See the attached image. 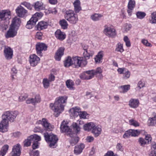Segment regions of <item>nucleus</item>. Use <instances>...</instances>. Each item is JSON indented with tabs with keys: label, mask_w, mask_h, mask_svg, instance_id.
<instances>
[{
	"label": "nucleus",
	"mask_w": 156,
	"mask_h": 156,
	"mask_svg": "<svg viewBox=\"0 0 156 156\" xmlns=\"http://www.w3.org/2000/svg\"><path fill=\"white\" fill-rule=\"evenodd\" d=\"M18 114L19 112L17 111H7L4 112L2 116V120L0 123L1 131L2 132L7 131L8 127L9 121L13 122Z\"/></svg>",
	"instance_id": "nucleus-1"
},
{
	"label": "nucleus",
	"mask_w": 156,
	"mask_h": 156,
	"mask_svg": "<svg viewBox=\"0 0 156 156\" xmlns=\"http://www.w3.org/2000/svg\"><path fill=\"white\" fill-rule=\"evenodd\" d=\"M84 51L83 56L80 57L75 56L74 59V63L77 67H83L85 66L87 63V60L89 59L90 56L94 55L93 51Z\"/></svg>",
	"instance_id": "nucleus-2"
},
{
	"label": "nucleus",
	"mask_w": 156,
	"mask_h": 156,
	"mask_svg": "<svg viewBox=\"0 0 156 156\" xmlns=\"http://www.w3.org/2000/svg\"><path fill=\"white\" fill-rule=\"evenodd\" d=\"M40 140L41 137L40 136L36 134L31 135L24 141V146L27 147L30 146L31 142L33 141L32 148L33 149H35L38 148L39 144L38 142Z\"/></svg>",
	"instance_id": "nucleus-3"
},
{
	"label": "nucleus",
	"mask_w": 156,
	"mask_h": 156,
	"mask_svg": "<svg viewBox=\"0 0 156 156\" xmlns=\"http://www.w3.org/2000/svg\"><path fill=\"white\" fill-rule=\"evenodd\" d=\"M64 106L63 104L58 103L55 101L54 104L51 103L50 104V107L54 112L56 117H58L64 110Z\"/></svg>",
	"instance_id": "nucleus-4"
},
{
	"label": "nucleus",
	"mask_w": 156,
	"mask_h": 156,
	"mask_svg": "<svg viewBox=\"0 0 156 156\" xmlns=\"http://www.w3.org/2000/svg\"><path fill=\"white\" fill-rule=\"evenodd\" d=\"M44 136L45 140L49 144L50 147L54 148L56 144L58 138L57 136L54 134H49L48 133H44Z\"/></svg>",
	"instance_id": "nucleus-5"
},
{
	"label": "nucleus",
	"mask_w": 156,
	"mask_h": 156,
	"mask_svg": "<svg viewBox=\"0 0 156 156\" xmlns=\"http://www.w3.org/2000/svg\"><path fill=\"white\" fill-rule=\"evenodd\" d=\"M65 18L70 23L75 24L78 20L77 15L72 10L67 11L65 15Z\"/></svg>",
	"instance_id": "nucleus-6"
},
{
	"label": "nucleus",
	"mask_w": 156,
	"mask_h": 156,
	"mask_svg": "<svg viewBox=\"0 0 156 156\" xmlns=\"http://www.w3.org/2000/svg\"><path fill=\"white\" fill-rule=\"evenodd\" d=\"M11 18V12L8 10H2L0 12V21L6 20L5 25L7 26L9 23V20Z\"/></svg>",
	"instance_id": "nucleus-7"
},
{
	"label": "nucleus",
	"mask_w": 156,
	"mask_h": 156,
	"mask_svg": "<svg viewBox=\"0 0 156 156\" xmlns=\"http://www.w3.org/2000/svg\"><path fill=\"white\" fill-rule=\"evenodd\" d=\"M61 130L62 132L66 133L70 137H72L73 133L71 129L69 128L68 126V123L63 121L61 123L60 126Z\"/></svg>",
	"instance_id": "nucleus-8"
},
{
	"label": "nucleus",
	"mask_w": 156,
	"mask_h": 156,
	"mask_svg": "<svg viewBox=\"0 0 156 156\" xmlns=\"http://www.w3.org/2000/svg\"><path fill=\"white\" fill-rule=\"evenodd\" d=\"M103 32L108 37H113L116 35L115 30L110 27L105 25V26Z\"/></svg>",
	"instance_id": "nucleus-9"
},
{
	"label": "nucleus",
	"mask_w": 156,
	"mask_h": 156,
	"mask_svg": "<svg viewBox=\"0 0 156 156\" xmlns=\"http://www.w3.org/2000/svg\"><path fill=\"white\" fill-rule=\"evenodd\" d=\"M47 48V46L44 43H38L36 45L37 53L41 56H42V51L46 50Z\"/></svg>",
	"instance_id": "nucleus-10"
},
{
	"label": "nucleus",
	"mask_w": 156,
	"mask_h": 156,
	"mask_svg": "<svg viewBox=\"0 0 156 156\" xmlns=\"http://www.w3.org/2000/svg\"><path fill=\"white\" fill-rule=\"evenodd\" d=\"M38 123L41 124L45 129L47 131H52L54 127V126L49 123L47 120L45 118H43L41 120H39Z\"/></svg>",
	"instance_id": "nucleus-11"
},
{
	"label": "nucleus",
	"mask_w": 156,
	"mask_h": 156,
	"mask_svg": "<svg viewBox=\"0 0 156 156\" xmlns=\"http://www.w3.org/2000/svg\"><path fill=\"white\" fill-rule=\"evenodd\" d=\"M40 58L35 54L31 55L30 56L29 62L30 65L33 67L37 66L39 63Z\"/></svg>",
	"instance_id": "nucleus-12"
},
{
	"label": "nucleus",
	"mask_w": 156,
	"mask_h": 156,
	"mask_svg": "<svg viewBox=\"0 0 156 156\" xmlns=\"http://www.w3.org/2000/svg\"><path fill=\"white\" fill-rule=\"evenodd\" d=\"M91 70L86 71L80 75V78L83 80H89L93 78L92 73Z\"/></svg>",
	"instance_id": "nucleus-13"
},
{
	"label": "nucleus",
	"mask_w": 156,
	"mask_h": 156,
	"mask_svg": "<svg viewBox=\"0 0 156 156\" xmlns=\"http://www.w3.org/2000/svg\"><path fill=\"white\" fill-rule=\"evenodd\" d=\"M4 52L5 57L7 59H10L12 58L13 55V51L10 48L5 47Z\"/></svg>",
	"instance_id": "nucleus-14"
},
{
	"label": "nucleus",
	"mask_w": 156,
	"mask_h": 156,
	"mask_svg": "<svg viewBox=\"0 0 156 156\" xmlns=\"http://www.w3.org/2000/svg\"><path fill=\"white\" fill-rule=\"evenodd\" d=\"M20 145L18 144L13 146L12 152V156H20L21 154Z\"/></svg>",
	"instance_id": "nucleus-15"
},
{
	"label": "nucleus",
	"mask_w": 156,
	"mask_h": 156,
	"mask_svg": "<svg viewBox=\"0 0 156 156\" xmlns=\"http://www.w3.org/2000/svg\"><path fill=\"white\" fill-rule=\"evenodd\" d=\"M16 12L17 15L20 17H23L27 12V11L21 5L17 7Z\"/></svg>",
	"instance_id": "nucleus-16"
},
{
	"label": "nucleus",
	"mask_w": 156,
	"mask_h": 156,
	"mask_svg": "<svg viewBox=\"0 0 156 156\" xmlns=\"http://www.w3.org/2000/svg\"><path fill=\"white\" fill-rule=\"evenodd\" d=\"M64 47L59 48L55 56V58L56 60L59 61L60 60L61 57L64 54Z\"/></svg>",
	"instance_id": "nucleus-17"
},
{
	"label": "nucleus",
	"mask_w": 156,
	"mask_h": 156,
	"mask_svg": "<svg viewBox=\"0 0 156 156\" xmlns=\"http://www.w3.org/2000/svg\"><path fill=\"white\" fill-rule=\"evenodd\" d=\"M55 36L60 41L64 40L66 37L65 33L62 32L60 30H58L55 32Z\"/></svg>",
	"instance_id": "nucleus-18"
},
{
	"label": "nucleus",
	"mask_w": 156,
	"mask_h": 156,
	"mask_svg": "<svg viewBox=\"0 0 156 156\" xmlns=\"http://www.w3.org/2000/svg\"><path fill=\"white\" fill-rule=\"evenodd\" d=\"M75 57H73L72 59L70 57H68L65 60L64 63V66L66 67H68L73 64H74L76 68H78L79 67H76L74 63V58Z\"/></svg>",
	"instance_id": "nucleus-19"
},
{
	"label": "nucleus",
	"mask_w": 156,
	"mask_h": 156,
	"mask_svg": "<svg viewBox=\"0 0 156 156\" xmlns=\"http://www.w3.org/2000/svg\"><path fill=\"white\" fill-rule=\"evenodd\" d=\"M15 29V28L12 27L10 26L9 30L7 32V34L5 35L6 37L8 38L9 37H13L15 36L17 33Z\"/></svg>",
	"instance_id": "nucleus-20"
},
{
	"label": "nucleus",
	"mask_w": 156,
	"mask_h": 156,
	"mask_svg": "<svg viewBox=\"0 0 156 156\" xmlns=\"http://www.w3.org/2000/svg\"><path fill=\"white\" fill-rule=\"evenodd\" d=\"M12 22L10 26L16 28V27H18L20 26L21 21L19 18L16 16L13 19Z\"/></svg>",
	"instance_id": "nucleus-21"
},
{
	"label": "nucleus",
	"mask_w": 156,
	"mask_h": 156,
	"mask_svg": "<svg viewBox=\"0 0 156 156\" xmlns=\"http://www.w3.org/2000/svg\"><path fill=\"white\" fill-rule=\"evenodd\" d=\"M34 7L37 11H40L45 9V5L41 2L37 1L35 2L34 5Z\"/></svg>",
	"instance_id": "nucleus-22"
},
{
	"label": "nucleus",
	"mask_w": 156,
	"mask_h": 156,
	"mask_svg": "<svg viewBox=\"0 0 156 156\" xmlns=\"http://www.w3.org/2000/svg\"><path fill=\"white\" fill-rule=\"evenodd\" d=\"M139 101L138 99H131L129 101V105L131 107L136 108L138 106Z\"/></svg>",
	"instance_id": "nucleus-23"
},
{
	"label": "nucleus",
	"mask_w": 156,
	"mask_h": 156,
	"mask_svg": "<svg viewBox=\"0 0 156 156\" xmlns=\"http://www.w3.org/2000/svg\"><path fill=\"white\" fill-rule=\"evenodd\" d=\"M101 128L98 126H96V125L93 129L91 132L95 137L98 136L101 133Z\"/></svg>",
	"instance_id": "nucleus-24"
},
{
	"label": "nucleus",
	"mask_w": 156,
	"mask_h": 156,
	"mask_svg": "<svg viewBox=\"0 0 156 156\" xmlns=\"http://www.w3.org/2000/svg\"><path fill=\"white\" fill-rule=\"evenodd\" d=\"M95 124L93 122H90L84 124L83 126L84 129L85 131H92Z\"/></svg>",
	"instance_id": "nucleus-25"
},
{
	"label": "nucleus",
	"mask_w": 156,
	"mask_h": 156,
	"mask_svg": "<svg viewBox=\"0 0 156 156\" xmlns=\"http://www.w3.org/2000/svg\"><path fill=\"white\" fill-rule=\"evenodd\" d=\"M85 147L84 144H81L80 145L75 147L74 153L76 154H80Z\"/></svg>",
	"instance_id": "nucleus-26"
},
{
	"label": "nucleus",
	"mask_w": 156,
	"mask_h": 156,
	"mask_svg": "<svg viewBox=\"0 0 156 156\" xmlns=\"http://www.w3.org/2000/svg\"><path fill=\"white\" fill-rule=\"evenodd\" d=\"M70 110L72 112L73 116L74 117H77L79 115L81 112L80 108L78 107L73 108L71 109Z\"/></svg>",
	"instance_id": "nucleus-27"
},
{
	"label": "nucleus",
	"mask_w": 156,
	"mask_h": 156,
	"mask_svg": "<svg viewBox=\"0 0 156 156\" xmlns=\"http://www.w3.org/2000/svg\"><path fill=\"white\" fill-rule=\"evenodd\" d=\"M104 52L102 51H99L95 58V60L96 62L100 63L101 62L104 56Z\"/></svg>",
	"instance_id": "nucleus-28"
},
{
	"label": "nucleus",
	"mask_w": 156,
	"mask_h": 156,
	"mask_svg": "<svg viewBox=\"0 0 156 156\" xmlns=\"http://www.w3.org/2000/svg\"><path fill=\"white\" fill-rule=\"evenodd\" d=\"M72 136V137H70L72 138V139L70 141V143L72 146H74L78 142L79 138L77 136L76 134L73 133Z\"/></svg>",
	"instance_id": "nucleus-29"
},
{
	"label": "nucleus",
	"mask_w": 156,
	"mask_h": 156,
	"mask_svg": "<svg viewBox=\"0 0 156 156\" xmlns=\"http://www.w3.org/2000/svg\"><path fill=\"white\" fill-rule=\"evenodd\" d=\"M47 26L46 22L42 21L39 22L37 25V29L38 30H41L46 28Z\"/></svg>",
	"instance_id": "nucleus-30"
},
{
	"label": "nucleus",
	"mask_w": 156,
	"mask_h": 156,
	"mask_svg": "<svg viewBox=\"0 0 156 156\" xmlns=\"http://www.w3.org/2000/svg\"><path fill=\"white\" fill-rule=\"evenodd\" d=\"M130 85H129L121 86L119 87L120 92L121 93H125L127 92L129 89Z\"/></svg>",
	"instance_id": "nucleus-31"
},
{
	"label": "nucleus",
	"mask_w": 156,
	"mask_h": 156,
	"mask_svg": "<svg viewBox=\"0 0 156 156\" xmlns=\"http://www.w3.org/2000/svg\"><path fill=\"white\" fill-rule=\"evenodd\" d=\"M67 98V97L66 96L59 97L56 99L55 101L62 104L66 103Z\"/></svg>",
	"instance_id": "nucleus-32"
},
{
	"label": "nucleus",
	"mask_w": 156,
	"mask_h": 156,
	"mask_svg": "<svg viewBox=\"0 0 156 156\" xmlns=\"http://www.w3.org/2000/svg\"><path fill=\"white\" fill-rule=\"evenodd\" d=\"M91 71H92L91 73H92V74L93 75V77L95 75L97 76L100 75L102 77V75L101 73L102 71L100 68L98 67L96 70H91Z\"/></svg>",
	"instance_id": "nucleus-33"
},
{
	"label": "nucleus",
	"mask_w": 156,
	"mask_h": 156,
	"mask_svg": "<svg viewBox=\"0 0 156 156\" xmlns=\"http://www.w3.org/2000/svg\"><path fill=\"white\" fill-rule=\"evenodd\" d=\"M9 146L8 145H4L0 151V156H4L8 150Z\"/></svg>",
	"instance_id": "nucleus-34"
},
{
	"label": "nucleus",
	"mask_w": 156,
	"mask_h": 156,
	"mask_svg": "<svg viewBox=\"0 0 156 156\" xmlns=\"http://www.w3.org/2000/svg\"><path fill=\"white\" fill-rule=\"evenodd\" d=\"M73 130L76 133H79L80 130V127L79 125L76 122H73L72 124Z\"/></svg>",
	"instance_id": "nucleus-35"
},
{
	"label": "nucleus",
	"mask_w": 156,
	"mask_h": 156,
	"mask_svg": "<svg viewBox=\"0 0 156 156\" xmlns=\"http://www.w3.org/2000/svg\"><path fill=\"white\" fill-rule=\"evenodd\" d=\"M151 19L149 20L150 22L152 24L156 23V12H154L151 13Z\"/></svg>",
	"instance_id": "nucleus-36"
},
{
	"label": "nucleus",
	"mask_w": 156,
	"mask_h": 156,
	"mask_svg": "<svg viewBox=\"0 0 156 156\" xmlns=\"http://www.w3.org/2000/svg\"><path fill=\"white\" fill-rule=\"evenodd\" d=\"M102 15L98 14H94L91 16V18L94 21L99 20L102 17Z\"/></svg>",
	"instance_id": "nucleus-37"
},
{
	"label": "nucleus",
	"mask_w": 156,
	"mask_h": 156,
	"mask_svg": "<svg viewBox=\"0 0 156 156\" xmlns=\"http://www.w3.org/2000/svg\"><path fill=\"white\" fill-rule=\"evenodd\" d=\"M66 84L67 87L70 90H73V86L74 85V83L72 80H67L66 82Z\"/></svg>",
	"instance_id": "nucleus-38"
},
{
	"label": "nucleus",
	"mask_w": 156,
	"mask_h": 156,
	"mask_svg": "<svg viewBox=\"0 0 156 156\" xmlns=\"http://www.w3.org/2000/svg\"><path fill=\"white\" fill-rule=\"evenodd\" d=\"M59 23L62 28L63 29H66L68 25L67 21L64 19L60 20L59 22Z\"/></svg>",
	"instance_id": "nucleus-39"
},
{
	"label": "nucleus",
	"mask_w": 156,
	"mask_h": 156,
	"mask_svg": "<svg viewBox=\"0 0 156 156\" xmlns=\"http://www.w3.org/2000/svg\"><path fill=\"white\" fill-rule=\"evenodd\" d=\"M131 133V136L136 137L139 136L140 133V131L139 130H134L130 129Z\"/></svg>",
	"instance_id": "nucleus-40"
},
{
	"label": "nucleus",
	"mask_w": 156,
	"mask_h": 156,
	"mask_svg": "<svg viewBox=\"0 0 156 156\" xmlns=\"http://www.w3.org/2000/svg\"><path fill=\"white\" fill-rule=\"evenodd\" d=\"M129 124L131 125H132L135 127L139 126L140 125L139 123L136 121L132 119L129 121Z\"/></svg>",
	"instance_id": "nucleus-41"
},
{
	"label": "nucleus",
	"mask_w": 156,
	"mask_h": 156,
	"mask_svg": "<svg viewBox=\"0 0 156 156\" xmlns=\"http://www.w3.org/2000/svg\"><path fill=\"white\" fill-rule=\"evenodd\" d=\"M136 14L137 18L140 19L144 18L146 15L145 12L139 11L137 12Z\"/></svg>",
	"instance_id": "nucleus-42"
},
{
	"label": "nucleus",
	"mask_w": 156,
	"mask_h": 156,
	"mask_svg": "<svg viewBox=\"0 0 156 156\" xmlns=\"http://www.w3.org/2000/svg\"><path fill=\"white\" fill-rule=\"evenodd\" d=\"M50 81L46 78L44 79L43 80V83L44 87L45 88H47L50 85Z\"/></svg>",
	"instance_id": "nucleus-43"
},
{
	"label": "nucleus",
	"mask_w": 156,
	"mask_h": 156,
	"mask_svg": "<svg viewBox=\"0 0 156 156\" xmlns=\"http://www.w3.org/2000/svg\"><path fill=\"white\" fill-rule=\"evenodd\" d=\"M115 51L120 52H123L124 50L123 49V44L120 43H118L117 48L115 49Z\"/></svg>",
	"instance_id": "nucleus-44"
},
{
	"label": "nucleus",
	"mask_w": 156,
	"mask_h": 156,
	"mask_svg": "<svg viewBox=\"0 0 156 156\" xmlns=\"http://www.w3.org/2000/svg\"><path fill=\"white\" fill-rule=\"evenodd\" d=\"M21 5H23L24 6L27 8L28 9L31 10L33 7V5H31L29 3L24 2L21 3Z\"/></svg>",
	"instance_id": "nucleus-45"
},
{
	"label": "nucleus",
	"mask_w": 156,
	"mask_h": 156,
	"mask_svg": "<svg viewBox=\"0 0 156 156\" xmlns=\"http://www.w3.org/2000/svg\"><path fill=\"white\" fill-rule=\"evenodd\" d=\"M139 144L142 146H144L145 144H147V143L145 141L144 139L142 138H140L138 140Z\"/></svg>",
	"instance_id": "nucleus-46"
},
{
	"label": "nucleus",
	"mask_w": 156,
	"mask_h": 156,
	"mask_svg": "<svg viewBox=\"0 0 156 156\" xmlns=\"http://www.w3.org/2000/svg\"><path fill=\"white\" fill-rule=\"evenodd\" d=\"M135 2L133 0H130L128 3V7L133 9L135 7Z\"/></svg>",
	"instance_id": "nucleus-47"
},
{
	"label": "nucleus",
	"mask_w": 156,
	"mask_h": 156,
	"mask_svg": "<svg viewBox=\"0 0 156 156\" xmlns=\"http://www.w3.org/2000/svg\"><path fill=\"white\" fill-rule=\"evenodd\" d=\"M149 121L150 123V125L153 126L156 124V115L154 117L149 118Z\"/></svg>",
	"instance_id": "nucleus-48"
},
{
	"label": "nucleus",
	"mask_w": 156,
	"mask_h": 156,
	"mask_svg": "<svg viewBox=\"0 0 156 156\" xmlns=\"http://www.w3.org/2000/svg\"><path fill=\"white\" fill-rule=\"evenodd\" d=\"M38 20V18L35 16L34 15L31 18L30 20H29L32 24V25H35L36 24V22Z\"/></svg>",
	"instance_id": "nucleus-49"
},
{
	"label": "nucleus",
	"mask_w": 156,
	"mask_h": 156,
	"mask_svg": "<svg viewBox=\"0 0 156 156\" xmlns=\"http://www.w3.org/2000/svg\"><path fill=\"white\" fill-rule=\"evenodd\" d=\"M131 132L130 129H129L125 133L123 136V137L124 138H128L130 136H131Z\"/></svg>",
	"instance_id": "nucleus-50"
},
{
	"label": "nucleus",
	"mask_w": 156,
	"mask_h": 156,
	"mask_svg": "<svg viewBox=\"0 0 156 156\" xmlns=\"http://www.w3.org/2000/svg\"><path fill=\"white\" fill-rule=\"evenodd\" d=\"M116 149L117 151H123L124 148L122 144L120 143H118L116 146Z\"/></svg>",
	"instance_id": "nucleus-51"
},
{
	"label": "nucleus",
	"mask_w": 156,
	"mask_h": 156,
	"mask_svg": "<svg viewBox=\"0 0 156 156\" xmlns=\"http://www.w3.org/2000/svg\"><path fill=\"white\" fill-rule=\"evenodd\" d=\"M124 41L126 43V46L129 47L131 46V44L130 41L127 36H125L124 37Z\"/></svg>",
	"instance_id": "nucleus-52"
},
{
	"label": "nucleus",
	"mask_w": 156,
	"mask_h": 156,
	"mask_svg": "<svg viewBox=\"0 0 156 156\" xmlns=\"http://www.w3.org/2000/svg\"><path fill=\"white\" fill-rule=\"evenodd\" d=\"M144 82H143L141 80H140L137 84V88L138 89H140L141 88L144 87Z\"/></svg>",
	"instance_id": "nucleus-53"
},
{
	"label": "nucleus",
	"mask_w": 156,
	"mask_h": 156,
	"mask_svg": "<svg viewBox=\"0 0 156 156\" xmlns=\"http://www.w3.org/2000/svg\"><path fill=\"white\" fill-rule=\"evenodd\" d=\"M123 78L127 79L129 78L130 76V73L128 71H126L123 73Z\"/></svg>",
	"instance_id": "nucleus-54"
},
{
	"label": "nucleus",
	"mask_w": 156,
	"mask_h": 156,
	"mask_svg": "<svg viewBox=\"0 0 156 156\" xmlns=\"http://www.w3.org/2000/svg\"><path fill=\"white\" fill-rule=\"evenodd\" d=\"M34 103H39L41 101L40 97L39 95H36L35 97L34 98Z\"/></svg>",
	"instance_id": "nucleus-55"
},
{
	"label": "nucleus",
	"mask_w": 156,
	"mask_h": 156,
	"mask_svg": "<svg viewBox=\"0 0 156 156\" xmlns=\"http://www.w3.org/2000/svg\"><path fill=\"white\" fill-rule=\"evenodd\" d=\"M104 156H118L116 154H114L113 152L111 151H108Z\"/></svg>",
	"instance_id": "nucleus-56"
},
{
	"label": "nucleus",
	"mask_w": 156,
	"mask_h": 156,
	"mask_svg": "<svg viewBox=\"0 0 156 156\" xmlns=\"http://www.w3.org/2000/svg\"><path fill=\"white\" fill-rule=\"evenodd\" d=\"M132 26L130 24H126L124 26V29L125 31H128L131 28Z\"/></svg>",
	"instance_id": "nucleus-57"
},
{
	"label": "nucleus",
	"mask_w": 156,
	"mask_h": 156,
	"mask_svg": "<svg viewBox=\"0 0 156 156\" xmlns=\"http://www.w3.org/2000/svg\"><path fill=\"white\" fill-rule=\"evenodd\" d=\"M142 43L148 47H151V44L149 43L147 40L143 39L142 41Z\"/></svg>",
	"instance_id": "nucleus-58"
},
{
	"label": "nucleus",
	"mask_w": 156,
	"mask_h": 156,
	"mask_svg": "<svg viewBox=\"0 0 156 156\" xmlns=\"http://www.w3.org/2000/svg\"><path fill=\"white\" fill-rule=\"evenodd\" d=\"M28 95L27 94H25L23 96L19 97V99L20 101H22L25 100L28 97Z\"/></svg>",
	"instance_id": "nucleus-59"
},
{
	"label": "nucleus",
	"mask_w": 156,
	"mask_h": 156,
	"mask_svg": "<svg viewBox=\"0 0 156 156\" xmlns=\"http://www.w3.org/2000/svg\"><path fill=\"white\" fill-rule=\"evenodd\" d=\"M42 34L40 32H38L37 33L36 35V38L39 40H41L42 39Z\"/></svg>",
	"instance_id": "nucleus-60"
},
{
	"label": "nucleus",
	"mask_w": 156,
	"mask_h": 156,
	"mask_svg": "<svg viewBox=\"0 0 156 156\" xmlns=\"http://www.w3.org/2000/svg\"><path fill=\"white\" fill-rule=\"evenodd\" d=\"M86 113L85 112H80V115H79L80 117V118L85 119L86 118Z\"/></svg>",
	"instance_id": "nucleus-61"
},
{
	"label": "nucleus",
	"mask_w": 156,
	"mask_h": 156,
	"mask_svg": "<svg viewBox=\"0 0 156 156\" xmlns=\"http://www.w3.org/2000/svg\"><path fill=\"white\" fill-rule=\"evenodd\" d=\"M74 7H78L80 6V2L79 0H76L73 3Z\"/></svg>",
	"instance_id": "nucleus-62"
},
{
	"label": "nucleus",
	"mask_w": 156,
	"mask_h": 156,
	"mask_svg": "<svg viewBox=\"0 0 156 156\" xmlns=\"http://www.w3.org/2000/svg\"><path fill=\"white\" fill-rule=\"evenodd\" d=\"M86 140L88 142H91L93 141L94 138L93 136H88L87 137Z\"/></svg>",
	"instance_id": "nucleus-63"
},
{
	"label": "nucleus",
	"mask_w": 156,
	"mask_h": 156,
	"mask_svg": "<svg viewBox=\"0 0 156 156\" xmlns=\"http://www.w3.org/2000/svg\"><path fill=\"white\" fill-rule=\"evenodd\" d=\"M151 151L156 154V143L152 145Z\"/></svg>",
	"instance_id": "nucleus-64"
}]
</instances>
